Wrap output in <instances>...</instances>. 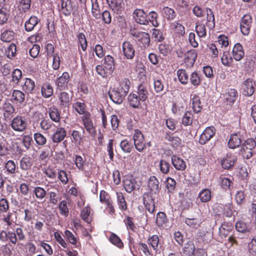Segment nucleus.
<instances>
[{"mask_svg": "<svg viewBox=\"0 0 256 256\" xmlns=\"http://www.w3.org/2000/svg\"><path fill=\"white\" fill-rule=\"evenodd\" d=\"M114 60L110 55L106 56L104 58L102 65H98L96 70L97 73L102 78H106L110 75L114 70Z\"/></svg>", "mask_w": 256, "mask_h": 256, "instance_id": "1", "label": "nucleus"}, {"mask_svg": "<svg viewBox=\"0 0 256 256\" xmlns=\"http://www.w3.org/2000/svg\"><path fill=\"white\" fill-rule=\"evenodd\" d=\"M130 34L135 38V40L144 48H148L150 44V36L148 33L140 32L135 29L130 30Z\"/></svg>", "mask_w": 256, "mask_h": 256, "instance_id": "2", "label": "nucleus"}, {"mask_svg": "<svg viewBox=\"0 0 256 256\" xmlns=\"http://www.w3.org/2000/svg\"><path fill=\"white\" fill-rule=\"evenodd\" d=\"M10 126L14 131L22 132L27 128L28 122L24 116L18 115L12 120Z\"/></svg>", "mask_w": 256, "mask_h": 256, "instance_id": "3", "label": "nucleus"}, {"mask_svg": "<svg viewBox=\"0 0 256 256\" xmlns=\"http://www.w3.org/2000/svg\"><path fill=\"white\" fill-rule=\"evenodd\" d=\"M254 148L255 142L253 139L249 138L246 140L240 149V152L244 158H250L253 155Z\"/></svg>", "mask_w": 256, "mask_h": 256, "instance_id": "4", "label": "nucleus"}, {"mask_svg": "<svg viewBox=\"0 0 256 256\" xmlns=\"http://www.w3.org/2000/svg\"><path fill=\"white\" fill-rule=\"evenodd\" d=\"M252 24V18L250 15L245 14L240 20V28L242 34L248 36L250 32Z\"/></svg>", "mask_w": 256, "mask_h": 256, "instance_id": "5", "label": "nucleus"}, {"mask_svg": "<svg viewBox=\"0 0 256 256\" xmlns=\"http://www.w3.org/2000/svg\"><path fill=\"white\" fill-rule=\"evenodd\" d=\"M133 138L136 148L138 151L142 152L146 148V144L144 136L140 130H134Z\"/></svg>", "mask_w": 256, "mask_h": 256, "instance_id": "6", "label": "nucleus"}, {"mask_svg": "<svg viewBox=\"0 0 256 256\" xmlns=\"http://www.w3.org/2000/svg\"><path fill=\"white\" fill-rule=\"evenodd\" d=\"M255 82L252 78H246L242 86L243 94L246 96H251L254 92Z\"/></svg>", "mask_w": 256, "mask_h": 256, "instance_id": "7", "label": "nucleus"}, {"mask_svg": "<svg viewBox=\"0 0 256 256\" xmlns=\"http://www.w3.org/2000/svg\"><path fill=\"white\" fill-rule=\"evenodd\" d=\"M0 240L3 242H9L16 244L18 242L17 237L14 232L2 230L0 232Z\"/></svg>", "mask_w": 256, "mask_h": 256, "instance_id": "8", "label": "nucleus"}, {"mask_svg": "<svg viewBox=\"0 0 256 256\" xmlns=\"http://www.w3.org/2000/svg\"><path fill=\"white\" fill-rule=\"evenodd\" d=\"M110 99L115 104H120L122 102L126 94L116 88L110 90L108 92Z\"/></svg>", "mask_w": 256, "mask_h": 256, "instance_id": "9", "label": "nucleus"}, {"mask_svg": "<svg viewBox=\"0 0 256 256\" xmlns=\"http://www.w3.org/2000/svg\"><path fill=\"white\" fill-rule=\"evenodd\" d=\"M215 128L213 126L207 127L200 136L199 142L201 144H204L209 141L215 134Z\"/></svg>", "mask_w": 256, "mask_h": 256, "instance_id": "10", "label": "nucleus"}, {"mask_svg": "<svg viewBox=\"0 0 256 256\" xmlns=\"http://www.w3.org/2000/svg\"><path fill=\"white\" fill-rule=\"evenodd\" d=\"M143 201L146 210L150 214L154 213L155 206L152 195L148 192L144 193L143 196Z\"/></svg>", "mask_w": 256, "mask_h": 256, "instance_id": "11", "label": "nucleus"}, {"mask_svg": "<svg viewBox=\"0 0 256 256\" xmlns=\"http://www.w3.org/2000/svg\"><path fill=\"white\" fill-rule=\"evenodd\" d=\"M122 52L127 58L131 60L135 55V50L132 44L128 41H125L122 44Z\"/></svg>", "mask_w": 256, "mask_h": 256, "instance_id": "12", "label": "nucleus"}, {"mask_svg": "<svg viewBox=\"0 0 256 256\" xmlns=\"http://www.w3.org/2000/svg\"><path fill=\"white\" fill-rule=\"evenodd\" d=\"M66 135V131L64 128L56 127L50 138L53 142L58 144L64 140Z\"/></svg>", "mask_w": 256, "mask_h": 256, "instance_id": "13", "label": "nucleus"}, {"mask_svg": "<svg viewBox=\"0 0 256 256\" xmlns=\"http://www.w3.org/2000/svg\"><path fill=\"white\" fill-rule=\"evenodd\" d=\"M70 74L68 72H64L62 75L57 78L56 84L58 88L60 90H65L68 87V84L70 80Z\"/></svg>", "mask_w": 256, "mask_h": 256, "instance_id": "14", "label": "nucleus"}, {"mask_svg": "<svg viewBox=\"0 0 256 256\" xmlns=\"http://www.w3.org/2000/svg\"><path fill=\"white\" fill-rule=\"evenodd\" d=\"M134 18L135 21L144 25L148 24V20H147V14L142 9H136L134 12Z\"/></svg>", "mask_w": 256, "mask_h": 256, "instance_id": "15", "label": "nucleus"}, {"mask_svg": "<svg viewBox=\"0 0 256 256\" xmlns=\"http://www.w3.org/2000/svg\"><path fill=\"white\" fill-rule=\"evenodd\" d=\"M106 2L112 10L117 14H120L124 8L123 0H106Z\"/></svg>", "mask_w": 256, "mask_h": 256, "instance_id": "16", "label": "nucleus"}, {"mask_svg": "<svg viewBox=\"0 0 256 256\" xmlns=\"http://www.w3.org/2000/svg\"><path fill=\"white\" fill-rule=\"evenodd\" d=\"M236 160V156L235 155L228 154L222 160V166L224 169H229L234 166Z\"/></svg>", "mask_w": 256, "mask_h": 256, "instance_id": "17", "label": "nucleus"}, {"mask_svg": "<svg viewBox=\"0 0 256 256\" xmlns=\"http://www.w3.org/2000/svg\"><path fill=\"white\" fill-rule=\"evenodd\" d=\"M24 82L21 84L22 89L25 92L32 94L35 89V82L30 78H24Z\"/></svg>", "mask_w": 256, "mask_h": 256, "instance_id": "18", "label": "nucleus"}, {"mask_svg": "<svg viewBox=\"0 0 256 256\" xmlns=\"http://www.w3.org/2000/svg\"><path fill=\"white\" fill-rule=\"evenodd\" d=\"M2 110L6 120L10 118L16 112L14 106L8 102H6L2 104Z\"/></svg>", "mask_w": 256, "mask_h": 256, "instance_id": "19", "label": "nucleus"}, {"mask_svg": "<svg viewBox=\"0 0 256 256\" xmlns=\"http://www.w3.org/2000/svg\"><path fill=\"white\" fill-rule=\"evenodd\" d=\"M159 184V182L156 176H150L148 184V190L150 191V193L152 195V194H156L158 193L160 190Z\"/></svg>", "mask_w": 256, "mask_h": 256, "instance_id": "20", "label": "nucleus"}, {"mask_svg": "<svg viewBox=\"0 0 256 256\" xmlns=\"http://www.w3.org/2000/svg\"><path fill=\"white\" fill-rule=\"evenodd\" d=\"M232 53L234 59L236 61L241 60L244 55L243 47L240 43H236L234 44Z\"/></svg>", "mask_w": 256, "mask_h": 256, "instance_id": "21", "label": "nucleus"}, {"mask_svg": "<svg viewBox=\"0 0 256 256\" xmlns=\"http://www.w3.org/2000/svg\"><path fill=\"white\" fill-rule=\"evenodd\" d=\"M32 164L33 162L32 158L27 155L24 156L20 160V167L24 171L30 169Z\"/></svg>", "mask_w": 256, "mask_h": 256, "instance_id": "22", "label": "nucleus"}, {"mask_svg": "<svg viewBox=\"0 0 256 256\" xmlns=\"http://www.w3.org/2000/svg\"><path fill=\"white\" fill-rule=\"evenodd\" d=\"M184 56V62L188 66H192L196 62L197 54L194 50H191L186 53Z\"/></svg>", "mask_w": 256, "mask_h": 256, "instance_id": "23", "label": "nucleus"}, {"mask_svg": "<svg viewBox=\"0 0 256 256\" xmlns=\"http://www.w3.org/2000/svg\"><path fill=\"white\" fill-rule=\"evenodd\" d=\"M82 119L86 131L90 135H94L96 133V130L92 120L87 114L84 116Z\"/></svg>", "mask_w": 256, "mask_h": 256, "instance_id": "24", "label": "nucleus"}, {"mask_svg": "<svg viewBox=\"0 0 256 256\" xmlns=\"http://www.w3.org/2000/svg\"><path fill=\"white\" fill-rule=\"evenodd\" d=\"M242 140L240 134L234 133L231 135L228 142V146L230 148H235L239 146Z\"/></svg>", "mask_w": 256, "mask_h": 256, "instance_id": "25", "label": "nucleus"}, {"mask_svg": "<svg viewBox=\"0 0 256 256\" xmlns=\"http://www.w3.org/2000/svg\"><path fill=\"white\" fill-rule=\"evenodd\" d=\"M172 162L176 169L184 170L186 168V162L181 158L173 156L171 158Z\"/></svg>", "mask_w": 256, "mask_h": 256, "instance_id": "26", "label": "nucleus"}, {"mask_svg": "<svg viewBox=\"0 0 256 256\" xmlns=\"http://www.w3.org/2000/svg\"><path fill=\"white\" fill-rule=\"evenodd\" d=\"M61 10L65 16H69L73 10L71 0H61Z\"/></svg>", "mask_w": 256, "mask_h": 256, "instance_id": "27", "label": "nucleus"}, {"mask_svg": "<svg viewBox=\"0 0 256 256\" xmlns=\"http://www.w3.org/2000/svg\"><path fill=\"white\" fill-rule=\"evenodd\" d=\"M136 186V182L132 178H126L124 180V186L125 190L128 193L133 191Z\"/></svg>", "mask_w": 256, "mask_h": 256, "instance_id": "28", "label": "nucleus"}, {"mask_svg": "<svg viewBox=\"0 0 256 256\" xmlns=\"http://www.w3.org/2000/svg\"><path fill=\"white\" fill-rule=\"evenodd\" d=\"M137 94L139 98L138 100H141L142 102H144L148 98V95L147 86L144 84H140L138 86Z\"/></svg>", "mask_w": 256, "mask_h": 256, "instance_id": "29", "label": "nucleus"}, {"mask_svg": "<svg viewBox=\"0 0 256 256\" xmlns=\"http://www.w3.org/2000/svg\"><path fill=\"white\" fill-rule=\"evenodd\" d=\"M32 193L36 198L40 200H42L46 196V190L40 186H36L33 188Z\"/></svg>", "mask_w": 256, "mask_h": 256, "instance_id": "30", "label": "nucleus"}, {"mask_svg": "<svg viewBox=\"0 0 256 256\" xmlns=\"http://www.w3.org/2000/svg\"><path fill=\"white\" fill-rule=\"evenodd\" d=\"M39 22L40 20L37 17L34 16H30L25 22V30L27 32L32 31Z\"/></svg>", "mask_w": 256, "mask_h": 256, "instance_id": "31", "label": "nucleus"}, {"mask_svg": "<svg viewBox=\"0 0 256 256\" xmlns=\"http://www.w3.org/2000/svg\"><path fill=\"white\" fill-rule=\"evenodd\" d=\"M12 97L16 103L22 104L25 101V94L20 90H14Z\"/></svg>", "mask_w": 256, "mask_h": 256, "instance_id": "32", "label": "nucleus"}, {"mask_svg": "<svg viewBox=\"0 0 256 256\" xmlns=\"http://www.w3.org/2000/svg\"><path fill=\"white\" fill-rule=\"evenodd\" d=\"M238 97V92L236 90L230 88L228 90L224 95L225 100L230 103H234Z\"/></svg>", "mask_w": 256, "mask_h": 256, "instance_id": "33", "label": "nucleus"}, {"mask_svg": "<svg viewBox=\"0 0 256 256\" xmlns=\"http://www.w3.org/2000/svg\"><path fill=\"white\" fill-rule=\"evenodd\" d=\"M58 98L60 102V106L62 107H68L70 103V98L69 94L66 92H62L58 96Z\"/></svg>", "mask_w": 256, "mask_h": 256, "instance_id": "34", "label": "nucleus"}, {"mask_svg": "<svg viewBox=\"0 0 256 256\" xmlns=\"http://www.w3.org/2000/svg\"><path fill=\"white\" fill-rule=\"evenodd\" d=\"M206 26L210 29H212L215 26L214 16L212 10L210 8H206Z\"/></svg>", "mask_w": 256, "mask_h": 256, "instance_id": "35", "label": "nucleus"}, {"mask_svg": "<svg viewBox=\"0 0 256 256\" xmlns=\"http://www.w3.org/2000/svg\"><path fill=\"white\" fill-rule=\"evenodd\" d=\"M16 164L12 160H8L4 164V168L6 172L10 175L15 174L16 172Z\"/></svg>", "mask_w": 256, "mask_h": 256, "instance_id": "36", "label": "nucleus"}, {"mask_svg": "<svg viewBox=\"0 0 256 256\" xmlns=\"http://www.w3.org/2000/svg\"><path fill=\"white\" fill-rule=\"evenodd\" d=\"M136 94L130 93L128 96V100L130 104L134 108H138L140 105L141 100Z\"/></svg>", "mask_w": 256, "mask_h": 256, "instance_id": "37", "label": "nucleus"}, {"mask_svg": "<svg viewBox=\"0 0 256 256\" xmlns=\"http://www.w3.org/2000/svg\"><path fill=\"white\" fill-rule=\"evenodd\" d=\"M15 34L12 30H5L0 35V39L2 41L10 42L14 39Z\"/></svg>", "mask_w": 256, "mask_h": 256, "instance_id": "38", "label": "nucleus"}, {"mask_svg": "<svg viewBox=\"0 0 256 256\" xmlns=\"http://www.w3.org/2000/svg\"><path fill=\"white\" fill-rule=\"evenodd\" d=\"M41 92L42 96L45 98L51 96L54 92L52 86L48 83L44 84L42 86Z\"/></svg>", "mask_w": 256, "mask_h": 256, "instance_id": "39", "label": "nucleus"}, {"mask_svg": "<svg viewBox=\"0 0 256 256\" xmlns=\"http://www.w3.org/2000/svg\"><path fill=\"white\" fill-rule=\"evenodd\" d=\"M48 114L50 119L54 122H58L60 120V112L55 106H52L48 109Z\"/></svg>", "mask_w": 256, "mask_h": 256, "instance_id": "40", "label": "nucleus"}, {"mask_svg": "<svg viewBox=\"0 0 256 256\" xmlns=\"http://www.w3.org/2000/svg\"><path fill=\"white\" fill-rule=\"evenodd\" d=\"M221 62L223 65L230 66L233 62V58L230 54V52L226 50L223 51V54L221 57Z\"/></svg>", "mask_w": 256, "mask_h": 256, "instance_id": "41", "label": "nucleus"}, {"mask_svg": "<svg viewBox=\"0 0 256 256\" xmlns=\"http://www.w3.org/2000/svg\"><path fill=\"white\" fill-rule=\"evenodd\" d=\"M90 0L92 3V14L96 18H100L101 16V14L98 0Z\"/></svg>", "mask_w": 256, "mask_h": 256, "instance_id": "42", "label": "nucleus"}, {"mask_svg": "<svg viewBox=\"0 0 256 256\" xmlns=\"http://www.w3.org/2000/svg\"><path fill=\"white\" fill-rule=\"evenodd\" d=\"M198 198L202 202H208L211 198V190L208 188L202 190L200 192Z\"/></svg>", "mask_w": 256, "mask_h": 256, "instance_id": "43", "label": "nucleus"}, {"mask_svg": "<svg viewBox=\"0 0 256 256\" xmlns=\"http://www.w3.org/2000/svg\"><path fill=\"white\" fill-rule=\"evenodd\" d=\"M116 194L119 208L122 210H126L127 209V204L123 194L121 192H116Z\"/></svg>", "mask_w": 256, "mask_h": 256, "instance_id": "44", "label": "nucleus"}, {"mask_svg": "<svg viewBox=\"0 0 256 256\" xmlns=\"http://www.w3.org/2000/svg\"><path fill=\"white\" fill-rule=\"evenodd\" d=\"M162 14L164 18L168 20H174L176 16L174 10L168 6L163 8Z\"/></svg>", "mask_w": 256, "mask_h": 256, "instance_id": "45", "label": "nucleus"}, {"mask_svg": "<svg viewBox=\"0 0 256 256\" xmlns=\"http://www.w3.org/2000/svg\"><path fill=\"white\" fill-rule=\"evenodd\" d=\"M31 0H21L18 6L20 12L23 13L26 12L30 7Z\"/></svg>", "mask_w": 256, "mask_h": 256, "instance_id": "46", "label": "nucleus"}, {"mask_svg": "<svg viewBox=\"0 0 256 256\" xmlns=\"http://www.w3.org/2000/svg\"><path fill=\"white\" fill-rule=\"evenodd\" d=\"M130 84V81L128 79L124 78L120 82L119 86L116 88L126 95L129 91Z\"/></svg>", "mask_w": 256, "mask_h": 256, "instance_id": "47", "label": "nucleus"}, {"mask_svg": "<svg viewBox=\"0 0 256 256\" xmlns=\"http://www.w3.org/2000/svg\"><path fill=\"white\" fill-rule=\"evenodd\" d=\"M192 106L194 112L198 113L202 110V107L200 98L198 96H194L192 98Z\"/></svg>", "mask_w": 256, "mask_h": 256, "instance_id": "48", "label": "nucleus"}, {"mask_svg": "<svg viewBox=\"0 0 256 256\" xmlns=\"http://www.w3.org/2000/svg\"><path fill=\"white\" fill-rule=\"evenodd\" d=\"M195 250V246L192 241H188L184 248V254L185 256H191Z\"/></svg>", "mask_w": 256, "mask_h": 256, "instance_id": "49", "label": "nucleus"}, {"mask_svg": "<svg viewBox=\"0 0 256 256\" xmlns=\"http://www.w3.org/2000/svg\"><path fill=\"white\" fill-rule=\"evenodd\" d=\"M177 75L178 80L182 84H188V76L184 70H178L177 71Z\"/></svg>", "mask_w": 256, "mask_h": 256, "instance_id": "50", "label": "nucleus"}, {"mask_svg": "<svg viewBox=\"0 0 256 256\" xmlns=\"http://www.w3.org/2000/svg\"><path fill=\"white\" fill-rule=\"evenodd\" d=\"M90 208L89 206L84 207L80 213L82 218L86 222L90 224L91 222Z\"/></svg>", "mask_w": 256, "mask_h": 256, "instance_id": "51", "label": "nucleus"}, {"mask_svg": "<svg viewBox=\"0 0 256 256\" xmlns=\"http://www.w3.org/2000/svg\"><path fill=\"white\" fill-rule=\"evenodd\" d=\"M148 242V244L151 246L154 250L158 251L160 239L157 235H153L150 237Z\"/></svg>", "mask_w": 256, "mask_h": 256, "instance_id": "52", "label": "nucleus"}, {"mask_svg": "<svg viewBox=\"0 0 256 256\" xmlns=\"http://www.w3.org/2000/svg\"><path fill=\"white\" fill-rule=\"evenodd\" d=\"M236 228L238 232L242 233H246L250 231L249 226L242 221H238L236 222Z\"/></svg>", "mask_w": 256, "mask_h": 256, "instance_id": "53", "label": "nucleus"}, {"mask_svg": "<svg viewBox=\"0 0 256 256\" xmlns=\"http://www.w3.org/2000/svg\"><path fill=\"white\" fill-rule=\"evenodd\" d=\"M77 38L82 50L83 51H85L88 46V42L85 35L82 32H80L77 35Z\"/></svg>", "mask_w": 256, "mask_h": 256, "instance_id": "54", "label": "nucleus"}, {"mask_svg": "<svg viewBox=\"0 0 256 256\" xmlns=\"http://www.w3.org/2000/svg\"><path fill=\"white\" fill-rule=\"evenodd\" d=\"M158 14L154 12H150L148 15H147V20H148V24L150 22L154 26L156 27L158 26V23L157 21Z\"/></svg>", "mask_w": 256, "mask_h": 256, "instance_id": "55", "label": "nucleus"}, {"mask_svg": "<svg viewBox=\"0 0 256 256\" xmlns=\"http://www.w3.org/2000/svg\"><path fill=\"white\" fill-rule=\"evenodd\" d=\"M10 210V204L5 198L0 199V213H7Z\"/></svg>", "mask_w": 256, "mask_h": 256, "instance_id": "56", "label": "nucleus"}, {"mask_svg": "<svg viewBox=\"0 0 256 256\" xmlns=\"http://www.w3.org/2000/svg\"><path fill=\"white\" fill-rule=\"evenodd\" d=\"M110 242L119 248H122L124 244L120 238L116 234H112L110 236Z\"/></svg>", "mask_w": 256, "mask_h": 256, "instance_id": "57", "label": "nucleus"}, {"mask_svg": "<svg viewBox=\"0 0 256 256\" xmlns=\"http://www.w3.org/2000/svg\"><path fill=\"white\" fill-rule=\"evenodd\" d=\"M72 107L80 114H83L86 111V104L84 102H77L73 104Z\"/></svg>", "mask_w": 256, "mask_h": 256, "instance_id": "58", "label": "nucleus"}, {"mask_svg": "<svg viewBox=\"0 0 256 256\" xmlns=\"http://www.w3.org/2000/svg\"><path fill=\"white\" fill-rule=\"evenodd\" d=\"M34 138L38 146H44L46 144V138L40 133H35L34 134Z\"/></svg>", "mask_w": 256, "mask_h": 256, "instance_id": "59", "label": "nucleus"}, {"mask_svg": "<svg viewBox=\"0 0 256 256\" xmlns=\"http://www.w3.org/2000/svg\"><path fill=\"white\" fill-rule=\"evenodd\" d=\"M195 29L200 38H204L206 36V30L204 24H196Z\"/></svg>", "mask_w": 256, "mask_h": 256, "instance_id": "60", "label": "nucleus"}, {"mask_svg": "<svg viewBox=\"0 0 256 256\" xmlns=\"http://www.w3.org/2000/svg\"><path fill=\"white\" fill-rule=\"evenodd\" d=\"M192 122V114L190 112H186L182 118V124L186 126L190 125Z\"/></svg>", "mask_w": 256, "mask_h": 256, "instance_id": "61", "label": "nucleus"}, {"mask_svg": "<svg viewBox=\"0 0 256 256\" xmlns=\"http://www.w3.org/2000/svg\"><path fill=\"white\" fill-rule=\"evenodd\" d=\"M16 47L15 44L12 43L7 48L6 50V54L8 58H12L16 56Z\"/></svg>", "mask_w": 256, "mask_h": 256, "instance_id": "62", "label": "nucleus"}, {"mask_svg": "<svg viewBox=\"0 0 256 256\" xmlns=\"http://www.w3.org/2000/svg\"><path fill=\"white\" fill-rule=\"evenodd\" d=\"M60 213L61 215L68 216V208L67 206V202L66 200H62L58 205Z\"/></svg>", "mask_w": 256, "mask_h": 256, "instance_id": "63", "label": "nucleus"}, {"mask_svg": "<svg viewBox=\"0 0 256 256\" xmlns=\"http://www.w3.org/2000/svg\"><path fill=\"white\" fill-rule=\"evenodd\" d=\"M120 147L124 152L129 153L131 152L133 146L127 140H124L120 142Z\"/></svg>", "mask_w": 256, "mask_h": 256, "instance_id": "64", "label": "nucleus"}]
</instances>
